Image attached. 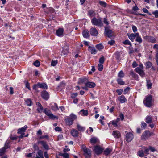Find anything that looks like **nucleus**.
Segmentation results:
<instances>
[{"mask_svg": "<svg viewBox=\"0 0 158 158\" xmlns=\"http://www.w3.org/2000/svg\"><path fill=\"white\" fill-rule=\"evenodd\" d=\"M152 63L150 61H148L146 63V67L147 68H150L152 66Z\"/></svg>", "mask_w": 158, "mask_h": 158, "instance_id": "13d9d810", "label": "nucleus"}, {"mask_svg": "<svg viewBox=\"0 0 158 158\" xmlns=\"http://www.w3.org/2000/svg\"><path fill=\"white\" fill-rule=\"evenodd\" d=\"M104 150V148L99 145H97L94 147V152L97 155L101 154Z\"/></svg>", "mask_w": 158, "mask_h": 158, "instance_id": "9d476101", "label": "nucleus"}, {"mask_svg": "<svg viewBox=\"0 0 158 158\" xmlns=\"http://www.w3.org/2000/svg\"><path fill=\"white\" fill-rule=\"evenodd\" d=\"M69 117L71 120H72L73 121L77 118L76 115L73 114H71Z\"/></svg>", "mask_w": 158, "mask_h": 158, "instance_id": "a19ab883", "label": "nucleus"}, {"mask_svg": "<svg viewBox=\"0 0 158 158\" xmlns=\"http://www.w3.org/2000/svg\"><path fill=\"white\" fill-rule=\"evenodd\" d=\"M33 148L35 151L38 150L35 156H34L35 158H44L43 151L39 149V148L36 144H34L33 145Z\"/></svg>", "mask_w": 158, "mask_h": 158, "instance_id": "39448f33", "label": "nucleus"}, {"mask_svg": "<svg viewBox=\"0 0 158 158\" xmlns=\"http://www.w3.org/2000/svg\"><path fill=\"white\" fill-rule=\"evenodd\" d=\"M89 50L91 54H95L97 52V51L95 49V48L93 47H91L90 46L88 47Z\"/></svg>", "mask_w": 158, "mask_h": 158, "instance_id": "b1692460", "label": "nucleus"}, {"mask_svg": "<svg viewBox=\"0 0 158 158\" xmlns=\"http://www.w3.org/2000/svg\"><path fill=\"white\" fill-rule=\"evenodd\" d=\"M130 74L132 76V77L135 79L137 80H139L138 76L134 72L133 70H131L130 72Z\"/></svg>", "mask_w": 158, "mask_h": 158, "instance_id": "f3484780", "label": "nucleus"}, {"mask_svg": "<svg viewBox=\"0 0 158 158\" xmlns=\"http://www.w3.org/2000/svg\"><path fill=\"white\" fill-rule=\"evenodd\" d=\"M96 47L98 50L100 51L103 48L104 46L101 44H99L96 45Z\"/></svg>", "mask_w": 158, "mask_h": 158, "instance_id": "58836bf2", "label": "nucleus"}, {"mask_svg": "<svg viewBox=\"0 0 158 158\" xmlns=\"http://www.w3.org/2000/svg\"><path fill=\"white\" fill-rule=\"evenodd\" d=\"M135 41L139 44H140L142 42V40L140 36L136 37Z\"/></svg>", "mask_w": 158, "mask_h": 158, "instance_id": "8fccbe9b", "label": "nucleus"}, {"mask_svg": "<svg viewBox=\"0 0 158 158\" xmlns=\"http://www.w3.org/2000/svg\"><path fill=\"white\" fill-rule=\"evenodd\" d=\"M27 127V125H25L23 127L18 129L17 133L20 135L18 137V138H22L24 137H27L29 135L28 133H27L26 135L25 133Z\"/></svg>", "mask_w": 158, "mask_h": 158, "instance_id": "f257e3e1", "label": "nucleus"}, {"mask_svg": "<svg viewBox=\"0 0 158 158\" xmlns=\"http://www.w3.org/2000/svg\"><path fill=\"white\" fill-rule=\"evenodd\" d=\"M50 106L51 109L54 111H56L59 109L58 106L56 103L52 102L50 104Z\"/></svg>", "mask_w": 158, "mask_h": 158, "instance_id": "dca6fc26", "label": "nucleus"}, {"mask_svg": "<svg viewBox=\"0 0 158 158\" xmlns=\"http://www.w3.org/2000/svg\"><path fill=\"white\" fill-rule=\"evenodd\" d=\"M110 123L112 124L114 127H118L117 123L114 120L111 121Z\"/></svg>", "mask_w": 158, "mask_h": 158, "instance_id": "5fc2aeb1", "label": "nucleus"}, {"mask_svg": "<svg viewBox=\"0 0 158 158\" xmlns=\"http://www.w3.org/2000/svg\"><path fill=\"white\" fill-rule=\"evenodd\" d=\"M99 3L100 5L103 7H105L106 6V3L105 2L99 1Z\"/></svg>", "mask_w": 158, "mask_h": 158, "instance_id": "49530a36", "label": "nucleus"}, {"mask_svg": "<svg viewBox=\"0 0 158 158\" xmlns=\"http://www.w3.org/2000/svg\"><path fill=\"white\" fill-rule=\"evenodd\" d=\"M37 143L38 144H40L45 149L48 150L49 149L48 146L45 141H38Z\"/></svg>", "mask_w": 158, "mask_h": 158, "instance_id": "aec40b11", "label": "nucleus"}, {"mask_svg": "<svg viewBox=\"0 0 158 158\" xmlns=\"http://www.w3.org/2000/svg\"><path fill=\"white\" fill-rule=\"evenodd\" d=\"M89 32L92 36H97L98 34L97 30L95 27H92L90 29Z\"/></svg>", "mask_w": 158, "mask_h": 158, "instance_id": "ddd939ff", "label": "nucleus"}, {"mask_svg": "<svg viewBox=\"0 0 158 158\" xmlns=\"http://www.w3.org/2000/svg\"><path fill=\"white\" fill-rule=\"evenodd\" d=\"M69 52V50L68 47H64L63 48V49L61 52V55H63L64 56L66 55Z\"/></svg>", "mask_w": 158, "mask_h": 158, "instance_id": "c85d7f7f", "label": "nucleus"}, {"mask_svg": "<svg viewBox=\"0 0 158 158\" xmlns=\"http://www.w3.org/2000/svg\"><path fill=\"white\" fill-rule=\"evenodd\" d=\"M152 14L154 15L156 18H158V10H156L153 12Z\"/></svg>", "mask_w": 158, "mask_h": 158, "instance_id": "e2e57ef3", "label": "nucleus"}, {"mask_svg": "<svg viewBox=\"0 0 158 158\" xmlns=\"http://www.w3.org/2000/svg\"><path fill=\"white\" fill-rule=\"evenodd\" d=\"M144 153L147 154H149V149L148 148L144 147Z\"/></svg>", "mask_w": 158, "mask_h": 158, "instance_id": "69168bd1", "label": "nucleus"}, {"mask_svg": "<svg viewBox=\"0 0 158 158\" xmlns=\"http://www.w3.org/2000/svg\"><path fill=\"white\" fill-rule=\"evenodd\" d=\"M112 149L110 148H106L104 151V154L106 156H107L112 152Z\"/></svg>", "mask_w": 158, "mask_h": 158, "instance_id": "393cba45", "label": "nucleus"}, {"mask_svg": "<svg viewBox=\"0 0 158 158\" xmlns=\"http://www.w3.org/2000/svg\"><path fill=\"white\" fill-rule=\"evenodd\" d=\"M115 43V41L114 40H111L108 42V44L111 45H113Z\"/></svg>", "mask_w": 158, "mask_h": 158, "instance_id": "338daca9", "label": "nucleus"}, {"mask_svg": "<svg viewBox=\"0 0 158 158\" xmlns=\"http://www.w3.org/2000/svg\"><path fill=\"white\" fill-rule=\"evenodd\" d=\"M5 147H2L0 149V156H2L6 152V150Z\"/></svg>", "mask_w": 158, "mask_h": 158, "instance_id": "473e14b6", "label": "nucleus"}, {"mask_svg": "<svg viewBox=\"0 0 158 158\" xmlns=\"http://www.w3.org/2000/svg\"><path fill=\"white\" fill-rule=\"evenodd\" d=\"M98 69L99 70L101 71L103 69V66L102 64H99L98 66Z\"/></svg>", "mask_w": 158, "mask_h": 158, "instance_id": "6e6d98bb", "label": "nucleus"}, {"mask_svg": "<svg viewBox=\"0 0 158 158\" xmlns=\"http://www.w3.org/2000/svg\"><path fill=\"white\" fill-rule=\"evenodd\" d=\"M81 148L84 152V155L85 158H89L91 157V154L90 149L87 148L84 144L81 145Z\"/></svg>", "mask_w": 158, "mask_h": 158, "instance_id": "7ed1b4c3", "label": "nucleus"}, {"mask_svg": "<svg viewBox=\"0 0 158 158\" xmlns=\"http://www.w3.org/2000/svg\"><path fill=\"white\" fill-rule=\"evenodd\" d=\"M130 90V88L129 87H127L124 90V94H126Z\"/></svg>", "mask_w": 158, "mask_h": 158, "instance_id": "774afa93", "label": "nucleus"}, {"mask_svg": "<svg viewBox=\"0 0 158 158\" xmlns=\"http://www.w3.org/2000/svg\"><path fill=\"white\" fill-rule=\"evenodd\" d=\"M118 100L121 103H124L127 101V99L125 96L122 95L118 97Z\"/></svg>", "mask_w": 158, "mask_h": 158, "instance_id": "bb28decb", "label": "nucleus"}, {"mask_svg": "<svg viewBox=\"0 0 158 158\" xmlns=\"http://www.w3.org/2000/svg\"><path fill=\"white\" fill-rule=\"evenodd\" d=\"M77 127L79 131H84L85 130V128L79 124L77 125Z\"/></svg>", "mask_w": 158, "mask_h": 158, "instance_id": "37998d69", "label": "nucleus"}, {"mask_svg": "<svg viewBox=\"0 0 158 158\" xmlns=\"http://www.w3.org/2000/svg\"><path fill=\"white\" fill-rule=\"evenodd\" d=\"M117 81L118 83L120 85H123L125 84V82L121 78H118L117 79Z\"/></svg>", "mask_w": 158, "mask_h": 158, "instance_id": "c9c22d12", "label": "nucleus"}, {"mask_svg": "<svg viewBox=\"0 0 158 158\" xmlns=\"http://www.w3.org/2000/svg\"><path fill=\"white\" fill-rule=\"evenodd\" d=\"M25 102L27 105L28 106H31L32 105V102L31 99H27L25 100Z\"/></svg>", "mask_w": 158, "mask_h": 158, "instance_id": "e433bc0d", "label": "nucleus"}, {"mask_svg": "<svg viewBox=\"0 0 158 158\" xmlns=\"http://www.w3.org/2000/svg\"><path fill=\"white\" fill-rule=\"evenodd\" d=\"M123 43L125 45H129L131 46H132L131 43L128 40H125L123 42Z\"/></svg>", "mask_w": 158, "mask_h": 158, "instance_id": "c03bdc74", "label": "nucleus"}, {"mask_svg": "<svg viewBox=\"0 0 158 158\" xmlns=\"http://www.w3.org/2000/svg\"><path fill=\"white\" fill-rule=\"evenodd\" d=\"M38 87L43 89H47V85L45 83H37L33 86V88L35 90L38 92L37 89Z\"/></svg>", "mask_w": 158, "mask_h": 158, "instance_id": "0eeeda50", "label": "nucleus"}, {"mask_svg": "<svg viewBox=\"0 0 158 158\" xmlns=\"http://www.w3.org/2000/svg\"><path fill=\"white\" fill-rule=\"evenodd\" d=\"M96 86L95 83L93 82L88 81L85 84V86L89 88H93Z\"/></svg>", "mask_w": 158, "mask_h": 158, "instance_id": "5701e85b", "label": "nucleus"}, {"mask_svg": "<svg viewBox=\"0 0 158 158\" xmlns=\"http://www.w3.org/2000/svg\"><path fill=\"white\" fill-rule=\"evenodd\" d=\"M71 134L74 137H77L78 135V132L76 130L73 129L71 130Z\"/></svg>", "mask_w": 158, "mask_h": 158, "instance_id": "cd10ccee", "label": "nucleus"}, {"mask_svg": "<svg viewBox=\"0 0 158 158\" xmlns=\"http://www.w3.org/2000/svg\"><path fill=\"white\" fill-rule=\"evenodd\" d=\"M145 121L147 123H151L152 122V119L150 116H147L145 118Z\"/></svg>", "mask_w": 158, "mask_h": 158, "instance_id": "c756f323", "label": "nucleus"}, {"mask_svg": "<svg viewBox=\"0 0 158 158\" xmlns=\"http://www.w3.org/2000/svg\"><path fill=\"white\" fill-rule=\"evenodd\" d=\"M112 135L114 138H119L120 137L121 134L118 131H114L112 133Z\"/></svg>", "mask_w": 158, "mask_h": 158, "instance_id": "6ab92c4d", "label": "nucleus"}, {"mask_svg": "<svg viewBox=\"0 0 158 158\" xmlns=\"http://www.w3.org/2000/svg\"><path fill=\"white\" fill-rule=\"evenodd\" d=\"M124 73L122 71H120L118 74V78H122L124 77Z\"/></svg>", "mask_w": 158, "mask_h": 158, "instance_id": "4c0bfd02", "label": "nucleus"}, {"mask_svg": "<svg viewBox=\"0 0 158 158\" xmlns=\"http://www.w3.org/2000/svg\"><path fill=\"white\" fill-rule=\"evenodd\" d=\"M79 81L80 83L85 84V85L86 84L88 81V80L86 78H84L79 79Z\"/></svg>", "mask_w": 158, "mask_h": 158, "instance_id": "7c9ffc66", "label": "nucleus"}, {"mask_svg": "<svg viewBox=\"0 0 158 158\" xmlns=\"http://www.w3.org/2000/svg\"><path fill=\"white\" fill-rule=\"evenodd\" d=\"M132 30L134 33H135L137 31V29L136 27L134 25L132 26Z\"/></svg>", "mask_w": 158, "mask_h": 158, "instance_id": "0e129e2a", "label": "nucleus"}, {"mask_svg": "<svg viewBox=\"0 0 158 158\" xmlns=\"http://www.w3.org/2000/svg\"><path fill=\"white\" fill-rule=\"evenodd\" d=\"M123 91V89H117L116 91L117 93H118V95H121Z\"/></svg>", "mask_w": 158, "mask_h": 158, "instance_id": "052dcab7", "label": "nucleus"}, {"mask_svg": "<svg viewBox=\"0 0 158 158\" xmlns=\"http://www.w3.org/2000/svg\"><path fill=\"white\" fill-rule=\"evenodd\" d=\"M146 81L148 88V89H151L152 86V83L151 82L150 80H147Z\"/></svg>", "mask_w": 158, "mask_h": 158, "instance_id": "de8ad7c7", "label": "nucleus"}, {"mask_svg": "<svg viewBox=\"0 0 158 158\" xmlns=\"http://www.w3.org/2000/svg\"><path fill=\"white\" fill-rule=\"evenodd\" d=\"M152 96L148 95L146 97L143 101V103L145 106L150 107L152 105Z\"/></svg>", "mask_w": 158, "mask_h": 158, "instance_id": "20e7f679", "label": "nucleus"}, {"mask_svg": "<svg viewBox=\"0 0 158 158\" xmlns=\"http://www.w3.org/2000/svg\"><path fill=\"white\" fill-rule=\"evenodd\" d=\"M110 26L105 27L104 32L105 36H107L110 38L112 36V31L110 29Z\"/></svg>", "mask_w": 158, "mask_h": 158, "instance_id": "423d86ee", "label": "nucleus"}, {"mask_svg": "<svg viewBox=\"0 0 158 158\" xmlns=\"http://www.w3.org/2000/svg\"><path fill=\"white\" fill-rule=\"evenodd\" d=\"M155 56L157 64L158 65V51H156Z\"/></svg>", "mask_w": 158, "mask_h": 158, "instance_id": "3c124183", "label": "nucleus"}, {"mask_svg": "<svg viewBox=\"0 0 158 158\" xmlns=\"http://www.w3.org/2000/svg\"><path fill=\"white\" fill-rule=\"evenodd\" d=\"M147 125L146 123L144 122H142L141 123V127L142 129H144L147 127Z\"/></svg>", "mask_w": 158, "mask_h": 158, "instance_id": "09e8293b", "label": "nucleus"}, {"mask_svg": "<svg viewBox=\"0 0 158 158\" xmlns=\"http://www.w3.org/2000/svg\"><path fill=\"white\" fill-rule=\"evenodd\" d=\"M91 22L93 25L98 27H101L103 26V23L101 18L97 19L94 17L91 19Z\"/></svg>", "mask_w": 158, "mask_h": 158, "instance_id": "f03ea898", "label": "nucleus"}, {"mask_svg": "<svg viewBox=\"0 0 158 158\" xmlns=\"http://www.w3.org/2000/svg\"><path fill=\"white\" fill-rule=\"evenodd\" d=\"M80 114L82 115L87 116L88 115V113L87 110H84V109L81 110L80 112Z\"/></svg>", "mask_w": 158, "mask_h": 158, "instance_id": "f704fd0d", "label": "nucleus"}, {"mask_svg": "<svg viewBox=\"0 0 158 158\" xmlns=\"http://www.w3.org/2000/svg\"><path fill=\"white\" fill-rule=\"evenodd\" d=\"M127 36L128 38L131 41H134L135 37V34L131 33L130 34L128 35Z\"/></svg>", "mask_w": 158, "mask_h": 158, "instance_id": "2f4dec72", "label": "nucleus"}, {"mask_svg": "<svg viewBox=\"0 0 158 158\" xmlns=\"http://www.w3.org/2000/svg\"><path fill=\"white\" fill-rule=\"evenodd\" d=\"M103 23L105 24L106 25H108L109 24V22L108 21V19L106 18H104L103 19Z\"/></svg>", "mask_w": 158, "mask_h": 158, "instance_id": "603ef678", "label": "nucleus"}, {"mask_svg": "<svg viewBox=\"0 0 158 158\" xmlns=\"http://www.w3.org/2000/svg\"><path fill=\"white\" fill-rule=\"evenodd\" d=\"M94 14L95 11L93 10H90L88 12V15L90 17L94 16Z\"/></svg>", "mask_w": 158, "mask_h": 158, "instance_id": "79ce46f5", "label": "nucleus"}, {"mask_svg": "<svg viewBox=\"0 0 158 158\" xmlns=\"http://www.w3.org/2000/svg\"><path fill=\"white\" fill-rule=\"evenodd\" d=\"M126 138H133L134 137L133 134L131 132L127 133L126 135Z\"/></svg>", "mask_w": 158, "mask_h": 158, "instance_id": "ea45409f", "label": "nucleus"}, {"mask_svg": "<svg viewBox=\"0 0 158 158\" xmlns=\"http://www.w3.org/2000/svg\"><path fill=\"white\" fill-rule=\"evenodd\" d=\"M59 155L60 156H62L64 158H69V155L68 153H60L59 154Z\"/></svg>", "mask_w": 158, "mask_h": 158, "instance_id": "72a5a7b5", "label": "nucleus"}, {"mask_svg": "<svg viewBox=\"0 0 158 158\" xmlns=\"http://www.w3.org/2000/svg\"><path fill=\"white\" fill-rule=\"evenodd\" d=\"M44 113L46 115L48 116L50 119L53 120L56 118L58 119L57 117L54 115L51 112L50 110L47 108H45L44 110Z\"/></svg>", "mask_w": 158, "mask_h": 158, "instance_id": "1a4fd4ad", "label": "nucleus"}, {"mask_svg": "<svg viewBox=\"0 0 158 158\" xmlns=\"http://www.w3.org/2000/svg\"><path fill=\"white\" fill-rule=\"evenodd\" d=\"M137 154L138 155L141 157H143L144 156V153L143 150H140L138 151Z\"/></svg>", "mask_w": 158, "mask_h": 158, "instance_id": "a18cd8bd", "label": "nucleus"}, {"mask_svg": "<svg viewBox=\"0 0 158 158\" xmlns=\"http://www.w3.org/2000/svg\"><path fill=\"white\" fill-rule=\"evenodd\" d=\"M145 38L149 42L155 43H156L157 41L156 39L155 38L151 36H146L145 37Z\"/></svg>", "mask_w": 158, "mask_h": 158, "instance_id": "9b49d317", "label": "nucleus"}, {"mask_svg": "<svg viewBox=\"0 0 158 158\" xmlns=\"http://www.w3.org/2000/svg\"><path fill=\"white\" fill-rule=\"evenodd\" d=\"M64 121L66 124L69 126L72 125L73 123V121L72 120H71L69 117L65 118Z\"/></svg>", "mask_w": 158, "mask_h": 158, "instance_id": "4be33fe9", "label": "nucleus"}, {"mask_svg": "<svg viewBox=\"0 0 158 158\" xmlns=\"http://www.w3.org/2000/svg\"><path fill=\"white\" fill-rule=\"evenodd\" d=\"M143 65H140V67H138L135 69V71L142 77H143L145 75L144 71L143 70Z\"/></svg>", "mask_w": 158, "mask_h": 158, "instance_id": "6e6552de", "label": "nucleus"}, {"mask_svg": "<svg viewBox=\"0 0 158 158\" xmlns=\"http://www.w3.org/2000/svg\"><path fill=\"white\" fill-rule=\"evenodd\" d=\"M82 34L85 38H87L90 36L89 32L88 30H84L82 32Z\"/></svg>", "mask_w": 158, "mask_h": 158, "instance_id": "412c9836", "label": "nucleus"}, {"mask_svg": "<svg viewBox=\"0 0 158 158\" xmlns=\"http://www.w3.org/2000/svg\"><path fill=\"white\" fill-rule=\"evenodd\" d=\"M41 96L43 99L46 100H48L49 98V94L46 91H43L41 92Z\"/></svg>", "mask_w": 158, "mask_h": 158, "instance_id": "f8f14e48", "label": "nucleus"}, {"mask_svg": "<svg viewBox=\"0 0 158 158\" xmlns=\"http://www.w3.org/2000/svg\"><path fill=\"white\" fill-rule=\"evenodd\" d=\"M152 134V133H151L149 131H146L143 134L142 136L144 137H149Z\"/></svg>", "mask_w": 158, "mask_h": 158, "instance_id": "a878e982", "label": "nucleus"}, {"mask_svg": "<svg viewBox=\"0 0 158 158\" xmlns=\"http://www.w3.org/2000/svg\"><path fill=\"white\" fill-rule=\"evenodd\" d=\"M105 61V58L103 56L100 57L99 60V62L100 64H102L104 63Z\"/></svg>", "mask_w": 158, "mask_h": 158, "instance_id": "864d4df0", "label": "nucleus"}, {"mask_svg": "<svg viewBox=\"0 0 158 158\" xmlns=\"http://www.w3.org/2000/svg\"><path fill=\"white\" fill-rule=\"evenodd\" d=\"M17 139H10L7 140L6 142L4 147L6 149L9 148L10 147V144L12 142L13 140H16Z\"/></svg>", "mask_w": 158, "mask_h": 158, "instance_id": "4468645a", "label": "nucleus"}, {"mask_svg": "<svg viewBox=\"0 0 158 158\" xmlns=\"http://www.w3.org/2000/svg\"><path fill=\"white\" fill-rule=\"evenodd\" d=\"M57 60L52 61L51 63V65L53 66H55L57 64Z\"/></svg>", "mask_w": 158, "mask_h": 158, "instance_id": "bf43d9fd", "label": "nucleus"}, {"mask_svg": "<svg viewBox=\"0 0 158 158\" xmlns=\"http://www.w3.org/2000/svg\"><path fill=\"white\" fill-rule=\"evenodd\" d=\"M33 65L36 67H39L40 65V62L38 60H36L33 63Z\"/></svg>", "mask_w": 158, "mask_h": 158, "instance_id": "4d7b16f0", "label": "nucleus"}, {"mask_svg": "<svg viewBox=\"0 0 158 158\" xmlns=\"http://www.w3.org/2000/svg\"><path fill=\"white\" fill-rule=\"evenodd\" d=\"M89 130H88L86 132L88 133V134H90L92 133L93 131V129L91 127H89Z\"/></svg>", "mask_w": 158, "mask_h": 158, "instance_id": "680f3d73", "label": "nucleus"}, {"mask_svg": "<svg viewBox=\"0 0 158 158\" xmlns=\"http://www.w3.org/2000/svg\"><path fill=\"white\" fill-rule=\"evenodd\" d=\"M36 104L38 106V108L37 109V111L40 113H42L43 108L41 104L38 102H36Z\"/></svg>", "mask_w": 158, "mask_h": 158, "instance_id": "a211bd4d", "label": "nucleus"}, {"mask_svg": "<svg viewBox=\"0 0 158 158\" xmlns=\"http://www.w3.org/2000/svg\"><path fill=\"white\" fill-rule=\"evenodd\" d=\"M64 31L63 28H59L56 31V35L59 37H61L63 36Z\"/></svg>", "mask_w": 158, "mask_h": 158, "instance_id": "2eb2a0df", "label": "nucleus"}]
</instances>
